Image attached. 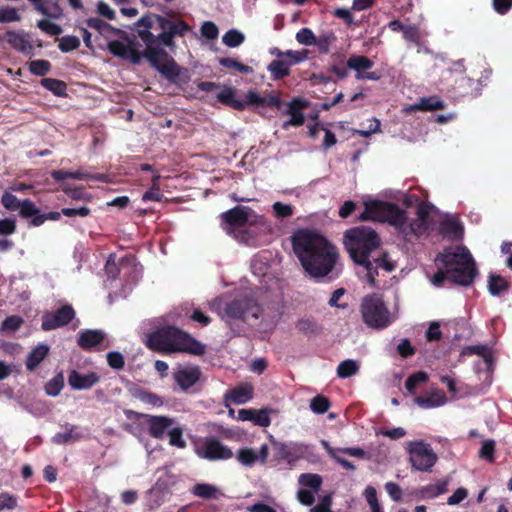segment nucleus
Listing matches in <instances>:
<instances>
[{"instance_id":"1","label":"nucleus","mask_w":512,"mask_h":512,"mask_svg":"<svg viewBox=\"0 0 512 512\" xmlns=\"http://www.w3.org/2000/svg\"><path fill=\"white\" fill-rule=\"evenodd\" d=\"M292 247L304 271L314 279H335L339 253L336 246L319 233L301 229L292 236Z\"/></svg>"},{"instance_id":"2","label":"nucleus","mask_w":512,"mask_h":512,"mask_svg":"<svg viewBox=\"0 0 512 512\" xmlns=\"http://www.w3.org/2000/svg\"><path fill=\"white\" fill-rule=\"evenodd\" d=\"M343 242L352 261L365 270V278L370 286H376L379 268L387 272L395 269V264L389 260L388 253L379 250V235L371 227L357 226L348 229L344 233Z\"/></svg>"},{"instance_id":"3","label":"nucleus","mask_w":512,"mask_h":512,"mask_svg":"<svg viewBox=\"0 0 512 512\" xmlns=\"http://www.w3.org/2000/svg\"><path fill=\"white\" fill-rule=\"evenodd\" d=\"M139 37L146 45L144 57L157 69L168 81L187 83L189 80L188 71L181 68L176 61L160 46L169 48L175 46L171 35L163 31L157 36L148 30H139Z\"/></svg>"},{"instance_id":"4","label":"nucleus","mask_w":512,"mask_h":512,"mask_svg":"<svg viewBox=\"0 0 512 512\" xmlns=\"http://www.w3.org/2000/svg\"><path fill=\"white\" fill-rule=\"evenodd\" d=\"M147 345L158 352H186L193 355H203L205 346L187 332L175 327L164 326L148 336Z\"/></svg>"},{"instance_id":"5","label":"nucleus","mask_w":512,"mask_h":512,"mask_svg":"<svg viewBox=\"0 0 512 512\" xmlns=\"http://www.w3.org/2000/svg\"><path fill=\"white\" fill-rule=\"evenodd\" d=\"M358 218L360 221L388 222L399 232L406 233L407 213L395 203L382 200L366 201L364 211Z\"/></svg>"},{"instance_id":"6","label":"nucleus","mask_w":512,"mask_h":512,"mask_svg":"<svg viewBox=\"0 0 512 512\" xmlns=\"http://www.w3.org/2000/svg\"><path fill=\"white\" fill-rule=\"evenodd\" d=\"M359 311L364 324L374 330L385 329L393 322V317L384 302L383 296L378 293L364 296Z\"/></svg>"},{"instance_id":"7","label":"nucleus","mask_w":512,"mask_h":512,"mask_svg":"<svg viewBox=\"0 0 512 512\" xmlns=\"http://www.w3.org/2000/svg\"><path fill=\"white\" fill-rule=\"evenodd\" d=\"M261 305L252 297L241 296L226 303L223 312L219 315L231 327L236 320L247 321L248 318L258 319L262 315Z\"/></svg>"},{"instance_id":"8","label":"nucleus","mask_w":512,"mask_h":512,"mask_svg":"<svg viewBox=\"0 0 512 512\" xmlns=\"http://www.w3.org/2000/svg\"><path fill=\"white\" fill-rule=\"evenodd\" d=\"M221 220L226 231L230 233L232 228H242L246 225L265 224V217L258 215L252 208L248 206H235L221 215Z\"/></svg>"},{"instance_id":"9","label":"nucleus","mask_w":512,"mask_h":512,"mask_svg":"<svg viewBox=\"0 0 512 512\" xmlns=\"http://www.w3.org/2000/svg\"><path fill=\"white\" fill-rule=\"evenodd\" d=\"M407 451L411 466L418 471H430L438 460L431 445L424 441L410 442Z\"/></svg>"},{"instance_id":"10","label":"nucleus","mask_w":512,"mask_h":512,"mask_svg":"<svg viewBox=\"0 0 512 512\" xmlns=\"http://www.w3.org/2000/svg\"><path fill=\"white\" fill-rule=\"evenodd\" d=\"M196 453L200 458L209 461H226L234 455L233 451L215 436L202 439L196 449Z\"/></svg>"},{"instance_id":"11","label":"nucleus","mask_w":512,"mask_h":512,"mask_svg":"<svg viewBox=\"0 0 512 512\" xmlns=\"http://www.w3.org/2000/svg\"><path fill=\"white\" fill-rule=\"evenodd\" d=\"M308 56L309 51L307 49L295 51V56L293 58L285 57L282 59L272 60L267 66V71L270 73L272 80H282L291 74V67L293 65L305 61L308 59Z\"/></svg>"},{"instance_id":"12","label":"nucleus","mask_w":512,"mask_h":512,"mask_svg":"<svg viewBox=\"0 0 512 512\" xmlns=\"http://www.w3.org/2000/svg\"><path fill=\"white\" fill-rule=\"evenodd\" d=\"M322 447L325 449L327 454L331 459H333L337 464H339L342 468L348 471H355L356 466L343 458L341 454H346L352 457H356L359 459H369L370 455L361 447H343V448H334L330 445V443L326 440L321 441Z\"/></svg>"},{"instance_id":"13","label":"nucleus","mask_w":512,"mask_h":512,"mask_svg":"<svg viewBox=\"0 0 512 512\" xmlns=\"http://www.w3.org/2000/svg\"><path fill=\"white\" fill-rule=\"evenodd\" d=\"M463 257L464 261H462V264L453 269H449L448 273H450V281L452 283L461 286H469L473 283L477 275L476 264L469 251H466Z\"/></svg>"},{"instance_id":"14","label":"nucleus","mask_w":512,"mask_h":512,"mask_svg":"<svg viewBox=\"0 0 512 512\" xmlns=\"http://www.w3.org/2000/svg\"><path fill=\"white\" fill-rule=\"evenodd\" d=\"M1 204L8 211H19V216L24 219H30L39 212V208L30 199L20 200L14 194L5 191L1 197Z\"/></svg>"},{"instance_id":"15","label":"nucleus","mask_w":512,"mask_h":512,"mask_svg":"<svg viewBox=\"0 0 512 512\" xmlns=\"http://www.w3.org/2000/svg\"><path fill=\"white\" fill-rule=\"evenodd\" d=\"M75 317V311L71 305H63L55 312H47L42 316L41 328L51 331L69 324Z\"/></svg>"},{"instance_id":"16","label":"nucleus","mask_w":512,"mask_h":512,"mask_svg":"<svg viewBox=\"0 0 512 512\" xmlns=\"http://www.w3.org/2000/svg\"><path fill=\"white\" fill-rule=\"evenodd\" d=\"M107 49L112 55L123 60H129L132 64H139L142 57H144V53L141 54L138 51L133 41L124 44L119 40H112L108 42Z\"/></svg>"},{"instance_id":"17","label":"nucleus","mask_w":512,"mask_h":512,"mask_svg":"<svg viewBox=\"0 0 512 512\" xmlns=\"http://www.w3.org/2000/svg\"><path fill=\"white\" fill-rule=\"evenodd\" d=\"M374 62L364 55H352L347 60V67L355 71L358 80H378L380 75L377 72H369Z\"/></svg>"},{"instance_id":"18","label":"nucleus","mask_w":512,"mask_h":512,"mask_svg":"<svg viewBox=\"0 0 512 512\" xmlns=\"http://www.w3.org/2000/svg\"><path fill=\"white\" fill-rule=\"evenodd\" d=\"M416 214V221L408 223V219L406 220V233H403L405 236L419 235L426 231L430 215V206L425 202H421L417 207Z\"/></svg>"},{"instance_id":"19","label":"nucleus","mask_w":512,"mask_h":512,"mask_svg":"<svg viewBox=\"0 0 512 512\" xmlns=\"http://www.w3.org/2000/svg\"><path fill=\"white\" fill-rule=\"evenodd\" d=\"M100 381V376L96 372H89L82 374L73 369L68 374V384L73 390H88L91 389Z\"/></svg>"},{"instance_id":"20","label":"nucleus","mask_w":512,"mask_h":512,"mask_svg":"<svg viewBox=\"0 0 512 512\" xmlns=\"http://www.w3.org/2000/svg\"><path fill=\"white\" fill-rule=\"evenodd\" d=\"M309 106V102L303 98H293L287 104V114L290 115V119L285 121L283 124V128H287L288 126L299 127L302 126L305 122L304 115L302 110L306 109Z\"/></svg>"},{"instance_id":"21","label":"nucleus","mask_w":512,"mask_h":512,"mask_svg":"<svg viewBox=\"0 0 512 512\" xmlns=\"http://www.w3.org/2000/svg\"><path fill=\"white\" fill-rule=\"evenodd\" d=\"M271 445L275 458L278 460H285L289 463L296 461L301 453V450L295 443H284L272 439Z\"/></svg>"},{"instance_id":"22","label":"nucleus","mask_w":512,"mask_h":512,"mask_svg":"<svg viewBox=\"0 0 512 512\" xmlns=\"http://www.w3.org/2000/svg\"><path fill=\"white\" fill-rule=\"evenodd\" d=\"M105 337L106 335L102 330L85 329L78 333L77 344L81 349L90 351L100 345Z\"/></svg>"},{"instance_id":"23","label":"nucleus","mask_w":512,"mask_h":512,"mask_svg":"<svg viewBox=\"0 0 512 512\" xmlns=\"http://www.w3.org/2000/svg\"><path fill=\"white\" fill-rule=\"evenodd\" d=\"M146 423L150 436L155 439H162L166 430L173 425L174 420L167 416L146 415Z\"/></svg>"},{"instance_id":"24","label":"nucleus","mask_w":512,"mask_h":512,"mask_svg":"<svg viewBox=\"0 0 512 512\" xmlns=\"http://www.w3.org/2000/svg\"><path fill=\"white\" fill-rule=\"evenodd\" d=\"M479 90V81L464 75L456 79L452 87L455 97L477 96Z\"/></svg>"},{"instance_id":"25","label":"nucleus","mask_w":512,"mask_h":512,"mask_svg":"<svg viewBox=\"0 0 512 512\" xmlns=\"http://www.w3.org/2000/svg\"><path fill=\"white\" fill-rule=\"evenodd\" d=\"M201 371L198 367L179 369L174 374L175 381L184 391L192 387L200 379Z\"/></svg>"},{"instance_id":"26","label":"nucleus","mask_w":512,"mask_h":512,"mask_svg":"<svg viewBox=\"0 0 512 512\" xmlns=\"http://www.w3.org/2000/svg\"><path fill=\"white\" fill-rule=\"evenodd\" d=\"M159 28L171 35L172 39L176 36H184L189 30L190 26L184 21H172L163 16H156Z\"/></svg>"},{"instance_id":"27","label":"nucleus","mask_w":512,"mask_h":512,"mask_svg":"<svg viewBox=\"0 0 512 512\" xmlns=\"http://www.w3.org/2000/svg\"><path fill=\"white\" fill-rule=\"evenodd\" d=\"M466 251L467 250L464 248H458V251L446 250L437 255L435 262L438 265H442L446 270L453 269L454 267L462 264V261H464L463 254H465Z\"/></svg>"},{"instance_id":"28","label":"nucleus","mask_w":512,"mask_h":512,"mask_svg":"<svg viewBox=\"0 0 512 512\" xmlns=\"http://www.w3.org/2000/svg\"><path fill=\"white\" fill-rule=\"evenodd\" d=\"M5 40L13 49L24 54H32L33 47L25 35L15 31H7Z\"/></svg>"},{"instance_id":"29","label":"nucleus","mask_w":512,"mask_h":512,"mask_svg":"<svg viewBox=\"0 0 512 512\" xmlns=\"http://www.w3.org/2000/svg\"><path fill=\"white\" fill-rule=\"evenodd\" d=\"M253 398V387L245 384L231 389L225 394V401H231L234 404H244Z\"/></svg>"},{"instance_id":"30","label":"nucleus","mask_w":512,"mask_h":512,"mask_svg":"<svg viewBox=\"0 0 512 512\" xmlns=\"http://www.w3.org/2000/svg\"><path fill=\"white\" fill-rule=\"evenodd\" d=\"M217 100L235 110L243 111L246 108V103L243 100L236 98V90L233 87H224L218 94Z\"/></svg>"},{"instance_id":"31","label":"nucleus","mask_w":512,"mask_h":512,"mask_svg":"<svg viewBox=\"0 0 512 512\" xmlns=\"http://www.w3.org/2000/svg\"><path fill=\"white\" fill-rule=\"evenodd\" d=\"M49 354V346L46 344L37 345L27 356L26 368L29 371H34L38 365L47 357Z\"/></svg>"},{"instance_id":"32","label":"nucleus","mask_w":512,"mask_h":512,"mask_svg":"<svg viewBox=\"0 0 512 512\" xmlns=\"http://www.w3.org/2000/svg\"><path fill=\"white\" fill-rule=\"evenodd\" d=\"M439 233L451 239L459 238L463 233V228L455 219H444L439 224Z\"/></svg>"},{"instance_id":"33","label":"nucleus","mask_w":512,"mask_h":512,"mask_svg":"<svg viewBox=\"0 0 512 512\" xmlns=\"http://www.w3.org/2000/svg\"><path fill=\"white\" fill-rule=\"evenodd\" d=\"M445 395L443 392L435 391L427 396H417L414 401L421 408L428 409L441 406L445 403Z\"/></svg>"},{"instance_id":"34","label":"nucleus","mask_w":512,"mask_h":512,"mask_svg":"<svg viewBox=\"0 0 512 512\" xmlns=\"http://www.w3.org/2000/svg\"><path fill=\"white\" fill-rule=\"evenodd\" d=\"M65 428V432H58L52 437L54 444L64 445L81 439L82 435L76 431L75 426L66 424Z\"/></svg>"},{"instance_id":"35","label":"nucleus","mask_w":512,"mask_h":512,"mask_svg":"<svg viewBox=\"0 0 512 512\" xmlns=\"http://www.w3.org/2000/svg\"><path fill=\"white\" fill-rule=\"evenodd\" d=\"M510 288L509 282L500 275L491 274L488 280V290L493 296H498Z\"/></svg>"},{"instance_id":"36","label":"nucleus","mask_w":512,"mask_h":512,"mask_svg":"<svg viewBox=\"0 0 512 512\" xmlns=\"http://www.w3.org/2000/svg\"><path fill=\"white\" fill-rule=\"evenodd\" d=\"M40 84L47 90L51 91L55 96H66L67 85L64 81L54 78H43Z\"/></svg>"},{"instance_id":"37","label":"nucleus","mask_w":512,"mask_h":512,"mask_svg":"<svg viewBox=\"0 0 512 512\" xmlns=\"http://www.w3.org/2000/svg\"><path fill=\"white\" fill-rule=\"evenodd\" d=\"M165 502V492L152 488L146 493V507L149 511L158 509Z\"/></svg>"},{"instance_id":"38","label":"nucleus","mask_w":512,"mask_h":512,"mask_svg":"<svg viewBox=\"0 0 512 512\" xmlns=\"http://www.w3.org/2000/svg\"><path fill=\"white\" fill-rule=\"evenodd\" d=\"M192 493L203 499H217L218 489L216 486L207 483H198L194 485Z\"/></svg>"},{"instance_id":"39","label":"nucleus","mask_w":512,"mask_h":512,"mask_svg":"<svg viewBox=\"0 0 512 512\" xmlns=\"http://www.w3.org/2000/svg\"><path fill=\"white\" fill-rule=\"evenodd\" d=\"M299 484L311 488L313 492L317 493L322 485L323 479L319 474L303 473L299 476Z\"/></svg>"},{"instance_id":"40","label":"nucleus","mask_w":512,"mask_h":512,"mask_svg":"<svg viewBox=\"0 0 512 512\" xmlns=\"http://www.w3.org/2000/svg\"><path fill=\"white\" fill-rule=\"evenodd\" d=\"M337 40L336 35L333 31H328L320 34L316 37V42L314 43L317 46L319 52L321 54H327L330 51V46Z\"/></svg>"},{"instance_id":"41","label":"nucleus","mask_w":512,"mask_h":512,"mask_svg":"<svg viewBox=\"0 0 512 512\" xmlns=\"http://www.w3.org/2000/svg\"><path fill=\"white\" fill-rule=\"evenodd\" d=\"M416 108L422 111H436L445 108V103L437 96L421 98Z\"/></svg>"},{"instance_id":"42","label":"nucleus","mask_w":512,"mask_h":512,"mask_svg":"<svg viewBox=\"0 0 512 512\" xmlns=\"http://www.w3.org/2000/svg\"><path fill=\"white\" fill-rule=\"evenodd\" d=\"M359 365L355 360L346 359L342 361L337 367V375L340 378L346 379L357 374Z\"/></svg>"},{"instance_id":"43","label":"nucleus","mask_w":512,"mask_h":512,"mask_svg":"<svg viewBox=\"0 0 512 512\" xmlns=\"http://www.w3.org/2000/svg\"><path fill=\"white\" fill-rule=\"evenodd\" d=\"M428 381V374L424 371H418L411 374L405 381V387L410 394H415L416 387L419 384Z\"/></svg>"},{"instance_id":"44","label":"nucleus","mask_w":512,"mask_h":512,"mask_svg":"<svg viewBox=\"0 0 512 512\" xmlns=\"http://www.w3.org/2000/svg\"><path fill=\"white\" fill-rule=\"evenodd\" d=\"M245 41V36L242 32L236 29L228 30L222 37V42L230 48L240 46Z\"/></svg>"},{"instance_id":"45","label":"nucleus","mask_w":512,"mask_h":512,"mask_svg":"<svg viewBox=\"0 0 512 512\" xmlns=\"http://www.w3.org/2000/svg\"><path fill=\"white\" fill-rule=\"evenodd\" d=\"M236 459L244 466L251 467L258 461V454L251 448H240L237 451Z\"/></svg>"},{"instance_id":"46","label":"nucleus","mask_w":512,"mask_h":512,"mask_svg":"<svg viewBox=\"0 0 512 512\" xmlns=\"http://www.w3.org/2000/svg\"><path fill=\"white\" fill-rule=\"evenodd\" d=\"M63 387L64 377L62 372H60L46 383L45 392L47 395L55 397L60 394Z\"/></svg>"},{"instance_id":"47","label":"nucleus","mask_w":512,"mask_h":512,"mask_svg":"<svg viewBox=\"0 0 512 512\" xmlns=\"http://www.w3.org/2000/svg\"><path fill=\"white\" fill-rule=\"evenodd\" d=\"M219 64L227 69H235L238 72L242 74H250L253 72V69L251 66L245 65L236 59L229 58V57H223L219 59Z\"/></svg>"},{"instance_id":"48","label":"nucleus","mask_w":512,"mask_h":512,"mask_svg":"<svg viewBox=\"0 0 512 512\" xmlns=\"http://www.w3.org/2000/svg\"><path fill=\"white\" fill-rule=\"evenodd\" d=\"M28 65L29 71L36 76H45L52 68L50 61L44 59L32 60Z\"/></svg>"},{"instance_id":"49","label":"nucleus","mask_w":512,"mask_h":512,"mask_svg":"<svg viewBox=\"0 0 512 512\" xmlns=\"http://www.w3.org/2000/svg\"><path fill=\"white\" fill-rule=\"evenodd\" d=\"M331 406L330 400L324 395H317L310 401V408L316 414H324Z\"/></svg>"},{"instance_id":"50","label":"nucleus","mask_w":512,"mask_h":512,"mask_svg":"<svg viewBox=\"0 0 512 512\" xmlns=\"http://www.w3.org/2000/svg\"><path fill=\"white\" fill-rule=\"evenodd\" d=\"M61 215H63V214L61 212H57V211H51V212H48L45 214H41L39 211L36 214H34L32 217H30V225L33 227H39L42 224H44V222L46 220H52V221L59 220Z\"/></svg>"},{"instance_id":"51","label":"nucleus","mask_w":512,"mask_h":512,"mask_svg":"<svg viewBox=\"0 0 512 512\" xmlns=\"http://www.w3.org/2000/svg\"><path fill=\"white\" fill-rule=\"evenodd\" d=\"M447 485V481L429 484L421 489V493L429 498H434L447 492Z\"/></svg>"},{"instance_id":"52","label":"nucleus","mask_w":512,"mask_h":512,"mask_svg":"<svg viewBox=\"0 0 512 512\" xmlns=\"http://www.w3.org/2000/svg\"><path fill=\"white\" fill-rule=\"evenodd\" d=\"M80 46V40L76 36L66 35L59 40V49L63 53H68L78 49Z\"/></svg>"},{"instance_id":"53","label":"nucleus","mask_w":512,"mask_h":512,"mask_svg":"<svg viewBox=\"0 0 512 512\" xmlns=\"http://www.w3.org/2000/svg\"><path fill=\"white\" fill-rule=\"evenodd\" d=\"M296 329L305 335L314 334L318 330L317 323L311 318H301L296 323Z\"/></svg>"},{"instance_id":"54","label":"nucleus","mask_w":512,"mask_h":512,"mask_svg":"<svg viewBox=\"0 0 512 512\" xmlns=\"http://www.w3.org/2000/svg\"><path fill=\"white\" fill-rule=\"evenodd\" d=\"M297 42L302 45L311 46L316 42V36L310 28L300 29L295 36Z\"/></svg>"},{"instance_id":"55","label":"nucleus","mask_w":512,"mask_h":512,"mask_svg":"<svg viewBox=\"0 0 512 512\" xmlns=\"http://www.w3.org/2000/svg\"><path fill=\"white\" fill-rule=\"evenodd\" d=\"M37 27L50 36H58L62 33L61 26L46 19L38 20Z\"/></svg>"},{"instance_id":"56","label":"nucleus","mask_w":512,"mask_h":512,"mask_svg":"<svg viewBox=\"0 0 512 512\" xmlns=\"http://www.w3.org/2000/svg\"><path fill=\"white\" fill-rule=\"evenodd\" d=\"M495 441L494 440H485L482 442L479 457L487 460L488 462H493L495 457Z\"/></svg>"},{"instance_id":"57","label":"nucleus","mask_w":512,"mask_h":512,"mask_svg":"<svg viewBox=\"0 0 512 512\" xmlns=\"http://www.w3.org/2000/svg\"><path fill=\"white\" fill-rule=\"evenodd\" d=\"M252 422L260 427H268L271 424V418L268 409L255 410Z\"/></svg>"},{"instance_id":"58","label":"nucleus","mask_w":512,"mask_h":512,"mask_svg":"<svg viewBox=\"0 0 512 512\" xmlns=\"http://www.w3.org/2000/svg\"><path fill=\"white\" fill-rule=\"evenodd\" d=\"M169 444L178 448H184L186 442L183 439V431L180 427L172 428L168 431Z\"/></svg>"},{"instance_id":"59","label":"nucleus","mask_w":512,"mask_h":512,"mask_svg":"<svg viewBox=\"0 0 512 512\" xmlns=\"http://www.w3.org/2000/svg\"><path fill=\"white\" fill-rule=\"evenodd\" d=\"M106 358L108 365L113 369L120 370L125 366V358L118 351L108 352Z\"/></svg>"},{"instance_id":"60","label":"nucleus","mask_w":512,"mask_h":512,"mask_svg":"<svg viewBox=\"0 0 512 512\" xmlns=\"http://www.w3.org/2000/svg\"><path fill=\"white\" fill-rule=\"evenodd\" d=\"M21 19L16 8L5 7L0 8V23H9L19 21Z\"/></svg>"},{"instance_id":"61","label":"nucleus","mask_w":512,"mask_h":512,"mask_svg":"<svg viewBox=\"0 0 512 512\" xmlns=\"http://www.w3.org/2000/svg\"><path fill=\"white\" fill-rule=\"evenodd\" d=\"M17 223L13 218H3L0 219V235L1 236H9L16 232Z\"/></svg>"},{"instance_id":"62","label":"nucleus","mask_w":512,"mask_h":512,"mask_svg":"<svg viewBox=\"0 0 512 512\" xmlns=\"http://www.w3.org/2000/svg\"><path fill=\"white\" fill-rule=\"evenodd\" d=\"M272 208L275 216L278 218H287L293 215V207L290 204L275 202Z\"/></svg>"},{"instance_id":"63","label":"nucleus","mask_w":512,"mask_h":512,"mask_svg":"<svg viewBox=\"0 0 512 512\" xmlns=\"http://www.w3.org/2000/svg\"><path fill=\"white\" fill-rule=\"evenodd\" d=\"M17 498L6 492L0 493V511L13 510L17 507Z\"/></svg>"},{"instance_id":"64","label":"nucleus","mask_w":512,"mask_h":512,"mask_svg":"<svg viewBox=\"0 0 512 512\" xmlns=\"http://www.w3.org/2000/svg\"><path fill=\"white\" fill-rule=\"evenodd\" d=\"M397 352L402 358L406 359L413 356L416 352V349L412 346L408 339H402L397 345Z\"/></svg>"}]
</instances>
